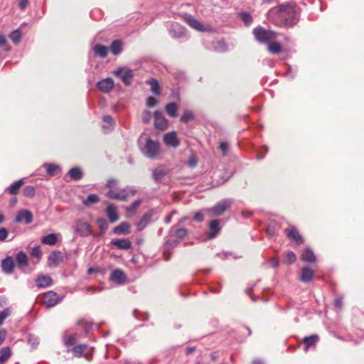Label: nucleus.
<instances>
[{"instance_id": "aec40b11", "label": "nucleus", "mask_w": 364, "mask_h": 364, "mask_svg": "<svg viewBox=\"0 0 364 364\" xmlns=\"http://www.w3.org/2000/svg\"><path fill=\"white\" fill-rule=\"evenodd\" d=\"M127 277L125 274L120 269H115L112 272L110 279L119 284H122L125 282Z\"/></svg>"}, {"instance_id": "49530a36", "label": "nucleus", "mask_w": 364, "mask_h": 364, "mask_svg": "<svg viewBox=\"0 0 364 364\" xmlns=\"http://www.w3.org/2000/svg\"><path fill=\"white\" fill-rule=\"evenodd\" d=\"M242 21L246 26H250L252 23V17L247 12H242L240 14Z\"/></svg>"}, {"instance_id": "6e6552de", "label": "nucleus", "mask_w": 364, "mask_h": 364, "mask_svg": "<svg viewBox=\"0 0 364 364\" xmlns=\"http://www.w3.org/2000/svg\"><path fill=\"white\" fill-rule=\"evenodd\" d=\"M75 232L81 237H86L92 233V228L90 224L81 220L77 221Z\"/></svg>"}, {"instance_id": "603ef678", "label": "nucleus", "mask_w": 364, "mask_h": 364, "mask_svg": "<svg viewBox=\"0 0 364 364\" xmlns=\"http://www.w3.org/2000/svg\"><path fill=\"white\" fill-rule=\"evenodd\" d=\"M11 314V311L9 308L5 309L0 312V326L3 324L4 321Z\"/></svg>"}, {"instance_id": "4c0bfd02", "label": "nucleus", "mask_w": 364, "mask_h": 364, "mask_svg": "<svg viewBox=\"0 0 364 364\" xmlns=\"http://www.w3.org/2000/svg\"><path fill=\"white\" fill-rule=\"evenodd\" d=\"M122 41L119 40H115L114 41L110 47V51L114 55H118L122 52Z\"/></svg>"}, {"instance_id": "9b49d317", "label": "nucleus", "mask_w": 364, "mask_h": 364, "mask_svg": "<svg viewBox=\"0 0 364 364\" xmlns=\"http://www.w3.org/2000/svg\"><path fill=\"white\" fill-rule=\"evenodd\" d=\"M115 75L119 77L127 85H129L132 83V79L134 76L133 71L130 69H119L115 72Z\"/></svg>"}, {"instance_id": "09e8293b", "label": "nucleus", "mask_w": 364, "mask_h": 364, "mask_svg": "<svg viewBox=\"0 0 364 364\" xmlns=\"http://www.w3.org/2000/svg\"><path fill=\"white\" fill-rule=\"evenodd\" d=\"M36 189L33 186H27L23 189V195L28 198H32L35 196Z\"/></svg>"}, {"instance_id": "423d86ee", "label": "nucleus", "mask_w": 364, "mask_h": 364, "mask_svg": "<svg viewBox=\"0 0 364 364\" xmlns=\"http://www.w3.org/2000/svg\"><path fill=\"white\" fill-rule=\"evenodd\" d=\"M63 299V296H60L55 292L53 291H49L44 294L43 296V304L47 308L53 307L58 303H60Z\"/></svg>"}, {"instance_id": "393cba45", "label": "nucleus", "mask_w": 364, "mask_h": 364, "mask_svg": "<svg viewBox=\"0 0 364 364\" xmlns=\"http://www.w3.org/2000/svg\"><path fill=\"white\" fill-rule=\"evenodd\" d=\"M113 232L117 235H128L130 232V225L127 222H122L113 229Z\"/></svg>"}, {"instance_id": "412c9836", "label": "nucleus", "mask_w": 364, "mask_h": 364, "mask_svg": "<svg viewBox=\"0 0 364 364\" xmlns=\"http://www.w3.org/2000/svg\"><path fill=\"white\" fill-rule=\"evenodd\" d=\"M16 262L18 268H25L28 264V258L27 255L23 251L18 252L16 255Z\"/></svg>"}, {"instance_id": "680f3d73", "label": "nucleus", "mask_w": 364, "mask_h": 364, "mask_svg": "<svg viewBox=\"0 0 364 364\" xmlns=\"http://www.w3.org/2000/svg\"><path fill=\"white\" fill-rule=\"evenodd\" d=\"M229 149L228 144L226 142H221L219 145V150L223 153V155L226 154Z\"/></svg>"}, {"instance_id": "473e14b6", "label": "nucleus", "mask_w": 364, "mask_h": 364, "mask_svg": "<svg viewBox=\"0 0 364 364\" xmlns=\"http://www.w3.org/2000/svg\"><path fill=\"white\" fill-rule=\"evenodd\" d=\"M23 179H19L18 181L12 183L6 191H8L11 194H16L18 192L19 188L23 185Z\"/></svg>"}, {"instance_id": "4468645a", "label": "nucleus", "mask_w": 364, "mask_h": 364, "mask_svg": "<svg viewBox=\"0 0 364 364\" xmlns=\"http://www.w3.org/2000/svg\"><path fill=\"white\" fill-rule=\"evenodd\" d=\"M169 33L172 37L178 38H181L186 34V29L181 25L178 23H173L171 24Z\"/></svg>"}, {"instance_id": "58836bf2", "label": "nucleus", "mask_w": 364, "mask_h": 364, "mask_svg": "<svg viewBox=\"0 0 364 364\" xmlns=\"http://www.w3.org/2000/svg\"><path fill=\"white\" fill-rule=\"evenodd\" d=\"M282 50L281 44L275 41L268 44V51L272 54H277Z\"/></svg>"}, {"instance_id": "0eeeda50", "label": "nucleus", "mask_w": 364, "mask_h": 364, "mask_svg": "<svg viewBox=\"0 0 364 364\" xmlns=\"http://www.w3.org/2000/svg\"><path fill=\"white\" fill-rule=\"evenodd\" d=\"M32 220L33 214L28 210H19L15 218V222L23 223L26 225L30 224Z\"/></svg>"}, {"instance_id": "b1692460", "label": "nucleus", "mask_w": 364, "mask_h": 364, "mask_svg": "<svg viewBox=\"0 0 364 364\" xmlns=\"http://www.w3.org/2000/svg\"><path fill=\"white\" fill-rule=\"evenodd\" d=\"M170 234L177 239H183L187 235V230L183 228H178L177 225L171 227L169 231Z\"/></svg>"}, {"instance_id": "13d9d810", "label": "nucleus", "mask_w": 364, "mask_h": 364, "mask_svg": "<svg viewBox=\"0 0 364 364\" xmlns=\"http://www.w3.org/2000/svg\"><path fill=\"white\" fill-rule=\"evenodd\" d=\"M118 185V181L114 178L109 179L106 183V186L109 188V190H114V188Z\"/></svg>"}, {"instance_id": "cd10ccee", "label": "nucleus", "mask_w": 364, "mask_h": 364, "mask_svg": "<svg viewBox=\"0 0 364 364\" xmlns=\"http://www.w3.org/2000/svg\"><path fill=\"white\" fill-rule=\"evenodd\" d=\"M301 259L304 262H314L316 261V256L311 248H306L301 254Z\"/></svg>"}, {"instance_id": "69168bd1", "label": "nucleus", "mask_w": 364, "mask_h": 364, "mask_svg": "<svg viewBox=\"0 0 364 364\" xmlns=\"http://www.w3.org/2000/svg\"><path fill=\"white\" fill-rule=\"evenodd\" d=\"M28 3V0H20L18 3L19 9L22 11L25 10V9L27 7Z\"/></svg>"}, {"instance_id": "dca6fc26", "label": "nucleus", "mask_w": 364, "mask_h": 364, "mask_svg": "<svg viewBox=\"0 0 364 364\" xmlns=\"http://www.w3.org/2000/svg\"><path fill=\"white\" fill-rule=\"evenodd\" d=\"M106 213L110 223H115L119 218L117 208L114 204H109L107 206Z\"/></svg>"}, {"instance_id": "de8ad7c7", "label": "nucleus", "mask_w": 364, "mask_h": 364, "mask_svg": "<svg viewBox=\"0 0 364 364\" xmlns=\"http://www.w3.org/2000/svg\"><path fill=\"white\" fill-rule=\"evenodd\" d=\"M103 121L105 123L107 124V125H102V127L104 129L111 128L114 126V122L113 118L110 115H105L103 117Z\"/></svg>"}, {"instance_id": "ea45409f", "label": "nucleus", "mask_w": 364, "mask_h": 364, "mask_svg": "<svg viewBox=\"0 0 364 364\" xmlns=\"http://www.w3.org/2000/svg\"><path fill=\"white\" fill-rule=\"evenodd\" d=\"M60 255V252L54 251L48 257V262L50 266H56Z\"/></svg>"}, {"instance_id": "ddd939ff", "label": "nucleus", "mask_w": 364, "mask_h": 364, "mask_svg": "<svg viewBox=\"0 0 364 364\" xmlns=\"http://www.w3.org/2000/svg\"><path fill=\"white\" fill-rule=\"evenodd\" d=\"M14 260L12 257L7 256L1 261V268L3 272L6 274H12L14 272Z\"/></svg>"}, {"instance_id": "6e6d98bb", "label": "nucleus", "mask_w": 364, "mask_h": 364, "mask_svg": "<svg viewBox=\"0 0 364 364\" xmlns=\"http://www.w3.org/2000/svg\"><path fill=\"white\" fill-rule=\"evenodd\" d=\"M75 340H76L75 335H74V334L70 335L65 339V341H64L65 345L67 346H73L75 343Z\"/></svg>"}, {"instance_id": "a878e982", "label": "nucleus", "mask_w": 364, "mask_h": 364, "mask_svg": "<svg viewBox=\"0 0 364 364\" xmlns=\"http://www.w3.org/2000/svg\"><path fill=\"white\" fill-rule=\"evenodd\" d=\"M314 275V272L309 267H304L301 269L300 280L303 282L307 283L311 281Z\"/></svg>"}, {"instance_id": "20e7f679", "label": "nucleus", "mask_w": 364, "mask_h": 364, "mask_svg": "<svg viewBox=\"0 0 364 364\" xmlns=\"http://www.w3.org/2000/svg\"><path fill=\"white\" fill-rule=\"evenodd\" d=\"M136 191L133 187H127L122 189L109 190L106 193V196L110 199L127 200L129 196L135 195Z\"/></svg>"}, {"instance_id": "c9c22d12", "label": "nucleus", "mask_w": 364, "mask_h": 364, "mask_svg": "<svg viewBox=\"0 0 364 364\" xmlns=\"http://www.w3.org/2000/svg\"><path fill=\"white\" fill-rule=\"evenodd\" d=\"M11 355V351L9 347H4L0 350V363H5Z\"/></svg>"}, {"instance_id": "2eb2a0df", "label": "nucleus", "mask_w": 364, "mask_h": 364, "mask_svg": "<svg viewBox=\"0 0 364 364\" xmlns=\"http://www.w3.org/2000/svg\"><path fill=\"white\" fill-rule=\"evenodd\" d=\"M97 87L103 92L107 93L114 87V81L111 77L102 80L97 82Z\"/></svg>"}, {"instance_id": "052dcab7", "label": "nucleus", "mask_w": 364, "mask_h": 364, "mask_svg": "<svg viewBox=\"0 0 364 364\" xmlns=\"http://www.w3.org/2000/svg\"><path fill=\"white\" fill-rule=\"evenodd\" d=\"M9 235V231L6 228H0V242L6 240Z\"/></svg>"}, {"instance_id": "774afa93", "label": "nucleus", "mask_w": 364, "mask_h": 364, "mask_svg": "<svg viewBox=\"0 0 364 364\" xmlns=\"http://www.w3.org/2000/svg\"><path fill=\"white\" fill-rule=\"evenodd\" d=\"M151 114L149 112L146 111L143 114L142 119L145 123H147L149 121Z\"/></svg>"}, {"instance_id": "e2e57ef3", "label": "nucleus", "mask_w": 364, "mask_h": 364, "mask_svg": "<svg viewBox=\"0 0 364 364\" xmlns=\"http://www.w3.org/2000/svg\"><path fill=\"white\" fill-rule=\"evenodd\" d=\"M198 164V161H197V159L195 156H192L188 161V165L191 167V168H194Z\"/></svg>"}, {"instance_id": "a19ab883", "label": "nucleus", "mask_w": 364, "mask_h": 364, "mask_svg": "<svg viewBox=\"0 0 364 364\" xmlns=\"http://www.w3.org/2000/svg\"><path fill=\"white\" fill-rule=\"evenodd\" d=\"M9 38L12 41L14 44H18L21 39V32L19 29L13 31L10 35Z\"/></svg>"}, {"instance_id": "0e129e2a", "label": "nucleus", "mask_w": 364, "mask_h": 364, "mask_svg": "<svg viewBox=\"0 0 364 364\" xmlns=\"http://www.w3.org/2000/svg\"><path fill=\"white\" fill-rule=\"evenodd\" d=\"M194 220L196 222H202L204 220V216L200 212H197L193 216Z\"/></svg>"}, {"instance_id": "c85d7f7f", "label": "nucleus", "mask_w": 364, "mask_h": 364, "mask_svg": "<svg viewBox=\"0 0 364 364\" xmlns=\"http://www.w3.org/2000/svg\"><path fill=\"white\" fill-rule=\"evenodd\" d=\"M146 83L151 86V90L154 95L158 96L161 94V87L156 79L151 78L146 81Z\"/></svg>"}, {"instance_id": "a211bd4d", "label": "nucleus", "mask_w": 364, "mask_h": 364, "mask_svg": "<svg viewBox=\"0 0 364 364\" xmlns=\"http://www.w3.org/2000/svg\"><path fill=\"white\" fill-rule=\"evenodd\" d=\"M318 341V336L316 334H313L309 336H306L303 339L304 350L306 352L310 348L314 347Z\"/></svg>"}, {"instance_id": "e433bc0d", "label": "nucleus", "mask_w": 364, "mask_h": 364, "mask_svg": "<svg viewBox=\"0 0 364 364\" xmlns=\"http://www.w3.org/2000/svg\"><path fill=\"white\" fill-rule=\"evenodd\" d=\"M68 174H69L70 178H72L73 180H75V181L80 180L82 177V172L81 169L78 167L72 168L69 171Z\"/></svg>"}, {"instance_id": "4d7b16f0", "label": "nucleus", "mask_w": 364, "mask_h": 364, "mask_svg": "<svg viewBox=\"0 0 364 364\" xmlns=\"http://www.w3.org/2000/svg\"><path fill=\"white\" fill-rule=\"evenodd\" d=\"M157 104H158V100L154 97L150 96L146 99V105L149 107H154Z\"/></svg>"}, {"instance_id": "8fccbe9b", "label": "nucleus", "mask_w": 364, "mask_h": 364, "mask_svg": "<svg viewBox=\"0 0 364 364\" xmlns=\"http://www.w3.org/2000/svg\"><path fill=\"white\" fill-rule=\"evenodd\" d=\"M97 223L101 230L102 233H104L108 228V223L105 218H100L97 220Z\"/></svg>"}, {"instance_id": "1a4fd4ad", "label": "nucleus", "mask_w": 364, "mask_h": 364, "mask_svg": "<svg viewBox=\"0 0 364 364\" xmlns=\"http://www.w3.org/2000/svg\"><path fill=\"white\" fill-rule=\"evenodd\" d=\"M163 140L164 144L168 147L177 148L180 144L175 132H171L164 134Z\"/></svg>"}, {"instance_id": "c756f323", "label": "nucleus", "mask_w": 364, "mask_h": 364, "mask_svg": "<svg viewBox=\"0 0 364 364\" xmlns=\"http://www.w3.org/2000/svg\"><path fill=\"white\" fill-rule=\"evenodd\" d=\"M57 236L55 233H50L47 235L42 237L41 242L47 245H54L57 242Z\"/></svg>"}, {"instance_id": "bb28decb", "label": "nucleus", "mask_w": 364, "mask_h": 364, "mask_svg": "<svg viewBox=\"0 0 364 364\" xmlns=\"http://www.w3.org/2000/svg\"><path fill=\"white\" fill-rule=\"evenodd\" d=\"M186 21L188 24L193 29L199 31H203L205 30L204 26L201 24V23L191 16H187L186 18Z\"/></svg>"}, {"instance_id": "7ed1b4c3", "label": "nucleus", "mask_w": 364, "mask_h": 364, "mask_svg": "<svg viewBox=\"0 0 364 364\" xmlns=\"http://www.w3.org/2000/svg\"><path fill=\"white\" fill-rule=\"evenodd\" d=\"M253 35L259 43L268 45L277 38V33L272 30L265 29L262 26H257L253 29Z\"/></svg>"}, {"instance_id": "79ce46f5", "label": "nucleus", "mask_w": 364, "mask_h": 364, "mask_svg": "<svg viewBox=\"0 0 364 364\" xmlns=\"http://www.w3.org/2000/svg\"><path fill=\"white\" fill-rule=\"evenodd\" d=\"M194 119V114L191 110H186L181 115L180 121L183 123H187Z\"/></svg>"}, {"instance_id": "5701e85b", "label": "nucleus", "mask_w": 364, "mask_h": 364, "mask_svg": "<svg viewBox=\"0 0 364 364\" xmlns=\"http://www.w3.org/2000/svg\"><path fill=\"white\" fill-rule=\"evenodd\" d=\"M111 244L114 245L119 249L127 250L131 248V242L126 238L114 240L111 242Z\"/></svg>"}, {"instance_id": "2f4dec72", "label": "nucleus", "mask_w": 364, "mask_h": 364, "mask_svg": "<svg viewBox=\"0 0 364 364\" xmlns=\"http://www.w3.org/2000/svg\"><path fill=\"white\" fill-rule=\"evenodd\" d=\"M94 53L100 58H105L107 55V48L101 44H96L93 46Z\"/></svg>"}, {"instance_id": "f8f14e48", "label": "nucleus", "mask_w": 364, "mask_h": 364, "mask_svg": "<svg viewBox=\"0 0 364 364\" xmlns=\"http://www.w3.org/2000/svg\"><path fill=\"white\" fill-rule=\"evenodd\" d=\"M286 235L295 241L296 244H301L304 242L302 236L299 233L297 229L294 226L285 229L284 230Z\"/></svg>"}, {"instance_id": "4be33fe9", "label": "nucleus", "mask_w": 364, "mask_h": 364, "mask_svg": "<svg viewBox=\"0 0 364 364\" xmlns=\"http://www.w3.org/2000/svg\"><path fill=\"white\" fill-rule=\"evenodd\" d=\"M36 284L39 288H45L50 287L52 284V279L50 276L47 275H39L36 280Z\"/></svg>"}, {"instance_id": "72a5a7b5", "label": "nucleus", "mask_w": 364, "mask_h": 364, "mask_svg": "<svg viewBox=\"0 0 364 364\" xmlns=\"http://www.w3.org/2000/svg\"><path fill=\"white\" fill-rule=\"evenodd\" d=\"M100 198L97 194H90L85 200H82V203L85 207H89L92 205L99 203Z\"/></svg>"}, {"instance_id": "7c9ffc66", "label": "nucleus", "mask_w": 364, "mask_h": 364, "mask_svg": "<svg viewBox=\"0 0 364 364\" xmlns=\"http://www.w3.org/2000/svg\"><path fill=\"white\" fill-rule=\"evenodd\" d=\"M44 166L46 169L48 175L50 176H54L58 173L60 172V168L59 166L54 164H45Z\"/></svg>"}, {"instance_id": "c03bdc74", "label": "nucleus", "mask_w": 364, "mask_h": 364, "mask_svg": "<svg viewBox=\"0 0 364 364\" xmlns=\"http://www.w3.org/2000/svg\"><path fill=\"white\" fill-rule=\"evenodd\" d=\"M141 200H136L134 201L127 208V213L129 216L133 215L135 212V210L139 208V206L141 205Z\"/></svg>"}, {"instance_id": "9d476101", "label": "nucleus", "mask_w": 364, "mask_h": 364, "mask_svg": "<svg viewBox=\"0 0 364 364\" xmlns=\"http://www.w3.org/2000/svg\"><path fill=\"white\" fill-rule=\"evenodd\" d=\"M154 126L160 130H164L167 128L168 122L163 114L160 111H155L154 113Z\"/></svg>"}, {"instance_id": "f704fd0d", "label": "nucleus", "mask_w": 364, "mask_h": 364, "mask_svg": "<svg viewBox=\"0 0 364 364\" xmlns=\"http://www.w3.org/2000/svg\"><path fill=\"white\" fill-rule=\"evenodd\" d=\"M165 110L167 114L171 117L177 116L178 106L175 102H171L166 105Z\"/></svg>"}, {"instance_id": "5fc2aeb1", "label": "nucleus", "mask_w": 364, "mask_h": 364, "mask_svg": "<svg viewBox=\"0 0 364 364\" xmlns=\"http://www.w3.org/2000/svg\"><path fill=\"white\" fill-rule=\"evenodd\" d=\"M28 343L32 346L33 348H35L39 344L38 338L34 336L30 335L28 337Z\"/></svg>"}, {"instance_id": "3c124183", "label": "nucleus", "mask_w": 364, "mask_h": 364, "mask_svg": "<svg viewBox=\"0 0 364 364\" xmlns=\"http://www.w3.org/2000/svg\"><path fill=\"white\" fill-rule=\"evenodd\" d=\"M87 348V345L85 344H81V345H78V346H76L73 348V353L77 355L78 357H81L82 356V354L85 350V348Z\"/></svg>"}, {"instance_id": "f3484780", "label": "nucleus", "mask_w": 364, "mask_h": 364, "mask_svg": "<svg viewBox=\"0 0 364 364\" xmlns=\"http://www.w3.org/2000/svg\"><path fill=\"white\" fill-rule=\"evenodd\" d=\"M153 215L154 210H151L143 215L136 224V229L138 231H141L146 228V226L150 223Z\"/></svg>"}, {"instance_id": "864d4df0", "label": "nucleus", "mask_w": 364, "mask_h": 364, "mask_svg": "<svg viewBox=\"0 0 364 364\" xmlns=\"http://www.w3.org/2000/svg\"><path fill=\"white\" fill-rule=\"evenodd\" d=\"M31 255L36 257L39 260L42 256V252L39 246H36L32 248Z\"/></svg>"}, {"instance_id": "37998d69", "label": "nucleus", "mask_w": 364, "mask_h": 364, "mask_svg": "<svg viewBox=\"0 0 364 364\" xmlns=\"http://www.w3.org/2000/svg\"><path fill=\"white\" fill-rule=\"evenodd\" d=\"M166 175L165 171L161 168H156L152 171V176L155 181H161Z\"/></svg>"}, {"instance_id": "a18cd8bd", "label": "nucleus", "mask_w": 364, "mask_h": 364, "mask_svg": "<svg viewBox=\"0 0 364 364\" xmlns=\"http://www.w3.org/2000/svg\"><path fill=\"white\" fill-rule=\"evenodd\" d=\"M296 259L295 253L292 251H288L284 256V262L287 264H292L296 261Z\"/></svg>"}, {"instance_id": "338daca9", "label": "nucleus", "mask_w": 364, "mask_h": 364, "mask_svg": "<svg viewBox=\"0 0 364 364\" xmlns=\"http://www.w3.org/2000/svg\"><path fill=\"white\" fill-rule=\"evenodd\" d=\"M176 213V211L173 210L171 211L170 213H168L164 218V222L166 223V224H168L171 223V219H172V216L173 214Z\"/></svg>"}, {"instance_id": "f257e3e1", "label": "nucleus", "mask_w": 364, "mask_h": 364, "mask_svg": "<svg viewBox=\"0 0 364 364\" xmlns=\"http://www.w3.org/2000/svg\"><path fill=\"white\" fill-rule=\"evenodd\" d=\"M277 12L281 23L286 27H291L298 21V14L293 5L289 4H281L279 6Z\"/></svg>"}, {"instance_id": "39448f33", "label": "nucleus", "mask_w": 364, "mask_h": 364, "mask_svg": "<svg viewBox=\"0 0 364 364\" xmlns=\"http://www.w3.org/2000/svg\"><path fill=\"white\" fill-rule=\"evenodd\" d=\"M233 203L232 198H226L216 203L213 207L206 209L213 216L222 215Z\"/></svg>"}, {"instance_id": "bf43d9fd", "label": "nucleus", "mask_w": 364, "mask_h": 364, "mask_svg": "<svg viewBox=\"0 0 364 364\" xmlns=\"http://www.w3.org/2000/svg\"><path fill=\"white\" fill-rule=\"evenodd\" d=\"M5 46V50L9 51L11 46L8 45L5 36L3 34H0V46Z\"/></svg>"}, {"instance_id": "6ab92c4d", "label": "nucleus", "mask_w": 364, "mask_h": 364, "mask_svg": "<svg viewBox=\"0 0 364 364\" xmlns=\"http://www.w3.org/2000/svg\"><path fill=\"white\" fill-rule=\"evenodd\" d=\"M210 232L207 236L208 239H213L220 230V227L218 220H213L208 224Z\"/></svg>"}, {"instance_id": "f03ea898", "label": "nucleus", "mask_w": 364, "mask_h": 364, "mask_svg": "<svg viewBox=\"0 0 364 364\" xmlns=\"http://www.w3.org/2000/svg\"><path fill=\"white\" fill-rule=\"evenodd\" d=\"M138 144L141 152L146 158L156 159L160 153L159 142L147 137L146 134L140 136Z\"/></svg>"}]
</instances>
